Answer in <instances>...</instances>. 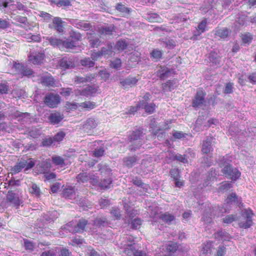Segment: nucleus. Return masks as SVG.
Listing matches in <instances>:
<instances>
[{
    "label": "nucleus",
    "mask_w": 256,
    "mask_h": 256,
    "mask_svg": "<svg viewBox=\"0 0 256 256\" xmlns=\"http://www.w3.org/2000/svg\"><path fill=\"white\" fill-rule=\"evenodd\" d=\"M160 218L162 222H164L168 225L172 224V222L175 220L174 216L168 212H165L161 214Z\"/></svg>",
    "instance_id": "nucleus-38"
},
{
    "label": "nucleus",
    "mask_w": 256,
    "mask_h": 256,
    "mask_svg": "<svg viewBox=\"0 0 256 256\" xmlns=\"http://www.w3.org/2000/svg\"><path fill=\"white\" fill-rule=\"evenodd\" d=\"M210 62L217 66H220V57L215 53H210L209 56Z\"/></svg>",
    "instance_id": "nucleus-45"
},
{
    "label": "nucleus",
    "mask_w": 256,
    "mask_h": 256,
    "mask_svg": "<svg viewBox=\"0 0 256 256\" xmlns=\"http://www.w3.org/2000/svg\"><path fill=\"white\" fill-rule=\"evenodd\" d=\"M60 94L64 97H68L73 94V89L71 88H62L60 90Z\"/></svg>",
    "instance_id": "nucleus-58"
},
{
    "label": "nucleus",
    "mask_w": 256,
    "mask_h": 256,
    "mask_svg": "<svg viewBox=\"0 0 256 256\" xmlns=\"http://www.w3.org/2000/svg\"><path fill=\"white\" fill-rule=\"evenodd\" d=\"M159 41L160 46L168 50L173 49L176 46V40L170 38H162L160 39Z\"/></svg>",
    "instance_id": "nucleus-22"
},
{
    "label": "nucleus",
    "mask_w": 256,
    "mask_h": 256,
    "mask_svg": "<svg viewBox=\"0 0 256 256\" xmlns=\"http://www.w3.org/2000/svg\"><path fill=\"white\" fill-rule=\"evenodd\" d=\"M240 220V215L235 213L228 214L222 218V222L227 224H231L234 222Z\"/></svg>",
    "instance_id": "nucleus-32"
},
{
    "label": "nucleus",
    "mask_w": 256,
    "mask_h": 256,
    "mask_svg": "<svg viewBox=\"0 0 256 256\" xmlns=\"http://www.w3.org/2000/svg\"><path fill=\"white\" fill-rule=\"evenodd\" d=\"M212 242H207L201 250L200 256H210L212 252Z\"/></svg>",
    "instance_id": "nucleus-35"
},
{
    "label": "nucleus",
    "mask_w": 256,
    "mask_h": 256,
    "mask_svg": "<svg viewBox=\"0 0 256 256\" xmlns=\"http://www.w3.org/2000/svg\"><path fill=\"white\" fill-rule=\"evenodd\" d=\"M36 164L34 160L31 158L24 160L21 158L16 164L11 168L12 174H16L20 172L23 169L25 173L32 168Z\"/></svg>",
    "instance_id": "nucleus-3"
},
{
    "label": "nucleus",
    "mask_w": 256,
    "mask_h": 256,
    "mask_svg": "<svg viewBox=\"0 0 256 256\" xmlns=\"http://www.w3.org/2000/svg\"><path fill=\"white\" fill-rule=\"evenodd\" d=\"M95 75L92 74H88L84 76H76L74 78V82L76 84H84L91 82L94 78Z\"/></svg>",
    "instance_id": "nucleus-16"
},
{
    "label": "nucleus",
    "mask_w": 256,
    "mask_h": 256,
    "mask_svg": "<svg viewBox=\"0 0 256 256\" xmlns=\"http://www.w3.org/2000/svg\"><path fill=\"white\" fill-rule=\"evenodd\" d=\"M78 201V204L80 207H82L83 210H86L90 207V202L86 200L85 198H80L78 200H76Z\"/></svg>",
    "instance_id": "nucleus-55"
},
{
    "label": "nucleus",
    "mask_w": 256,
    "mask_h": 256,
    "mask_svg": "<svg viewBox=\"0 0 256 256\" xmlns=\"http://www.w3.org/2000/svg\"><path fill=\"white\" fill-rule=\"evenodd\" d=\"M90 176L86 173H80L76 176L78 182L84 183L90 180Z\"/></svg>",
    "instance_id": "nucleus-60"
},
{
    "label": "nucleus",
    "mask_w": 256,
    "mask_h": 256,
    "mask_svg": "<svg viewBox=\"0 0 256 256\" xmlns=\"http://www.w3.org/2000/svg\"><path fill=\"white\" fill-rule=\"evenodd\" d=\"M62 119V117L59 113H54L50 114V120L52 124H58Z\"/></svg>",
    "instance_id": "nucleus-53"
},
{
    "label": "nucleus",
    "mask_w": 256,
    "mask_h": 256,
    "mask_svg": "<svg viewBox=\"0 0 256 256\" xmlns=\"http://www.w3.org/2000/svg\"><path fill=\"white\" fill-rule=\"evenodd\" d=\"M130 182L137 186L142 188L145 192H146L148 188V185L144 183L140 178L137 176H134Z\"/></svg>",
    "instance_id": "nucleus-37"
},
{
    "label": "nucleus",
    "mask_w": 256,
    "mask_h": 256,
    "mask_svg": "<svg viewBox=\"0 0 256 256\" xmlns=\"http://www.w3.org/2000/svg\"><path fill=\"white\" fill-rule=\"evenodd\" d=\"M227 248L224 244H220L216 250L214 256H226Z\"/></svg>",
    "instance_id": "nucleus-44"
},
{
    "label": "nucleus",
    "mask_w": 256,
    "mask_h": 256,
    "mask_svg": "<svg viewBox=\"0 0 256 256\" xmlns=\"http://www.w3.org/2000/svg\"><path fill=\"white\" fill-rule=\"evenodd\" d=\"M178 247L176 242H170L166 246V250L172 254L177 251Z\"/></svg>",
    "instance_id": "nucleus-49"
},
{
    "label": "nucleus",
    "mask_w": 256,
    "mask_h": 256,
    "mask_svg": "<svg viewBox=\"0 0 256 256\" xmlns=\"http://www.w3.org/2000/svg\"><path fill=\"white\" fill-rule=\"evenodd\" d=\"M63 196L67 199L74 200L76 198V194L72 187H70L64 190Z\"/></svg>",
    "instance_id": "nucleus-33"
},
{
    "label": "nucleus",
    "mask_w": 256,
    "mask_h": 256,
    "mask_svg": "<svg viewBox=\"0 0 256 256\" xmlns=\"http://www.w3.org/2000/svg\"><path fill=\"white\" fill-rule=\"evenodd\" d=\"M210 207L211 206L208 204V207L206 208L202 218H201V222H203V225L204 226L208 225L212 222V211Z\"/></svg>",
    "instance_id": "nucleus-19"
},
{
    "label": "nucleus",
    "mask_w": 256,
    "mask_h": 256,
    "mask_svg": "<svg viewBox=\"0 0 256 256\" xmlns=\"http://www.w3.org/2000/svg\"><path fill=\"white\" fill-rule=\"evenodd\" d=\"M97 90V88L96 86H88L81 90L80 94L86 96H92L96 92Z\"/></svg>",
    "instance_id": "nucleus-31"
},
{
    "label": "nucleus",
    "mask_w": 256,
    "mask_h": 256,
    "mask_svg": "<svg viewBox=\"0 0 256 256\" xmlns=\"http://www.w3.org/2000/svg\"><path fill=\"white\" fill-rule=\"evenodd\" d=\"M38 16L43 18V21L46 22H49L51 21L52 20V16L50 14L43 12L40 11V12L38 14Z\"/></svg>",
    "instance_id": "nucleus-61"
},
{
    "label": "nucleus",
    "mask_w": 256,
    "mask_h": 256,
    "mask_svg": "<svg viewBox=\"0 0 256 256\" xmlns=\"http://www.w3.org/2000/svg\"><path fill=\"white\" fill-rule=\"evenodd\" d=\"M127 46L128 44L126 40H120L116 42V44L115 46V49L119 51H122L124 49H126Z\"/></svg>",
    "instance_id": "nucleus-57"
},
{
    "label": "nucleus",
    "mask_w": 256,
    "mask_h": 256,
    "mask_svg": "<svg viewBox=\"0 0 256 256\" xmlns=\"http://www.w3.org/2000/svg\"><path fill=\"white\" fill-rule=\"evenodd\" d=\"M178 85L176 80H168L162 84V90L164 92H172Z\"/></svg>",
    "instance_id": "nucleus-28"
},
{
    "label": "nucleus",
    "mask_w": 256,
    "mask_h": 256,
    "mask_svg": "<svg viewBox=\"0 0 256 256\" xmlns=\"http://www.w3.org/2000/svg\"><path fill=\"white\" fill-rule=\"evenodd\" d=\"M59 65L64 70L73 68L75 66V58L74 56H64L59 61Z\"/></svg>",
    "instance_id": "nucleus-10"
},
{
    "label": "nucleus",
    "mask_w": 256,
    "mask_h": 256,
    "mask_svg": "<svg viewBox=\"0 0 256 256\" xmlns=\"http://www.w3.org/2000/svg\"><path fill=\"white\" fill-rule=\"evenodd\" d=\"M215 175V170L212 168L208 172V174L206 175V178L204 180V182L203 184L204 186H208L210 184L209 182L211 178L213 177H214Z\"/></svg>",
    "instance_id": "nucleus-50"
},
{
    "label": "nucleus",
    "mask_w": 256,
    "mask_h": 256,
    "mask_svg": "<svg viewBox=\"0 0 256 256\" xmlns=\"http://www.w3.org/2000/svg\"><path fill=\"white\" fill-rule=\"evenodd\" d=\"M42 84L47 86H54L56 83L54 78L50 74L44 76L41 78Z\"/></svg>",
    "instance_id": "nucleus-30"
},
{
    "label": "nucleus",
    "mask_w": 256,
    "mask_h": 256,
    "mask_svg": "<svg viewBox=\"0 0 256 256\" xmlns=\"http://www.w3.org/2000/svg\"><path fill=\"white\" fill-rule=\"evenodd\" d=\"M138 80V77L131 76H129L124 79L120 78V84L126 88L128 86L132 87L135 86Z\"/></svg>",
    "instance_id": "nucleus-21"
},
{
    "label": "nucleus",
    "mask_w": 256,
    "mask_h": 256,
    "mask_svg": "<svg viewBox=\"0 0 256 256\" xmlns=\"http://www.w3.org/2000/svg\"><path fill=\"white\" fill-rule=\"evenodd\" d=\"M214 142L212 137H207L203 141L202 148V152L204 154H209L214 150Z\"/></svg>",
    "instance_id": "nucleus-13"
},
{
    "label": "nucleus",
    "mask_w": 256,
    "mask_h": 256,
    "mask_svg": "<svg viewBox=\"0 0 256 256\" xmlns=\"http://www.w3.org/2000/svg\"><path fill=\"white\" fill-rule=\"evenodd\" d=\"M112 46L110 48L108 46V48H102L100 51L99 52H93L90 58H91V60L94 61V62L95 63V62L101 56H106V55L110 54L112 52Z\"/></svg>",
    "instance_id": "nucleus-15"
},
{
    "label": "nucleus",
    "mask_w": 256,
    "mask_h": 256,
    "mask_svg": "<svg viewBox=\"0 0 256 256\" xmlns=\"http://www.w3.org/2000/svg\"><path fill=\"white\" fill-rule=\"evenodd\" d=\"M100 171L102 174L106 175L108 176H110L112 170L108 166L103 165L100 166Z\"/></svg>",
    "instance_id": "nucleus-62"
},
{
    "label": "nucleus",
    "mask_w": 256,
    "mask_h": 256,
    "mask_svg": "<svg viewBox=\"0 0 256 256\" xmlns=\"http://www.w3.org/2000/svg\"><path fill=\"white\" fill-rule=\"evenodd\" d=\"M116 9L120 12L124 16H127L130 12V8L126 7L124 4H118L116 6Z\"/></svg>",
    "instance_id": "nucleus-51"
},
{
    "label": "nucleus",
    "mask_w": 256,
    "mask_h": 256,
    "mask_svg": "<svg viewBox=\"0 0 256 256\" xmlns=\"http://www.w3.org/2000/svg\"><path fill=\"white\" fill-rule=\"evenodd\" d=\"M77 43L70 38L65 40H62V49L66 48L67 49H73L76 46Z\"/></svg>",
    "instance_id": "nucleus-39"
},
{
    "label": "nucleus",
    "mask_w": 256,
    "mask_h": 256,
    "mask_svg": "<svg viewBox=\"0 0 256 256\" xmlns=\"http://www.w3.org/2000/svg\"><path fill=\"white\" fill-rule=\"evenodd\" d=\"M108 225V222L107 218L105 216H98L92 221V231L93 232H96V234H100V230L107 227Z\"/></svg>",
    "instance_id": "nucleus-6"
},
{
    "label": "nucleus",
    "mask_w": 256,
    "mask_h": 256,
    "mask_svg": "<svg viewBox=\"0 0 256 256\" xmlns=\"http://www.w3.org/2000/svg\"><path fill=\"white\" fill-rule=\"evenodd\" d=\"M68 22L74 27L85 31L90 30L92 28V25L90 22H86L77 19L70 18Z\"/></svg>",
    "instance_id": "nucleus-12"
},
{
    "label": "nucleus",
    "mask_w": 256,
    "mask_h": 256,
    "mask_svg": "<svg viewBox=\"0 0 256 256\" xmlns=\"http://www.w3.org/2000/svg\"><path fill=\"white\" fill-rule=\"evenodd\" d=\"M157 72L161 80H164L171 76L172 70L171 69L164 66H160Z\"/></svg>",
    "instance_id": "nucleus-23"
},
{
    "label": "nucleus",
    "mask_w": 256,
    "mask_h": 256,
    "mask_svg": "<svg viewBox=\"0 0 256 256\" xmlns=\"http://www.w3.org/2000/svg\"><path fill=\"white\" fill-rule=\"evenodd\" d=\"M63 22L60 18L55 17L53 20L51 28L56 30L58 33H62L64 32V30Z\"/></svg>",
    "instance_id": "nucleus-25"
},
{
    "label": "nucleus",
    "mask_w": 256,
    "mask_h": 256,
    "mask_svg": "<svg viewBox=\"0 0 256 256\" xmlns=\"http://www.w3.org/2000/svg\"><path fill=\"white\" fill-rule=\"evenodd\" d=\"M125 252L128 254L130 252H132L134 256H147L145 252L142 250H136L133 244L126 245L125 248Z\"/></svg>",
    "instance_id": "nucleus-26"
},
{
    "label": "nucleus",
    "mask_w": 256,
    "mask_h": 256,
    "mask_svg": "<svg viewBox=\"0 0 256 256\" xmlns=\"http://www.w3.org/2000/svg\"><path fill=\"white\" fill-rule=\"evenodd\" d=\"M8 202L13 204L15 206H18L20 205V200L18 194L12 190H9L6 196Z\"/></svg>",
    "instance_id": "nucleus-24"
},
{
    "label": "nucleus",
    "mask_w": 256,
    "mask_h": 256,
    "mask_svg": "<svg viewBox=\"0 0 256 256\" xmlns=\"http://www.w3.org/2000/svg\"><path fill=\"white\" fill-rule=\"evenodd\" d=\"M214 236L216 238L223 241H230L231 238L230 234L222 230H217L214 233Z\"/></svg>",
    "instance_id": "nucleus-29"
},
{
    "label": "nucleus",
    "mask_w": 256,
    "mask_h": 256,
    "mask_svg": "<svg viewBox=\"0 0 256 256\" xmlns=\"http://www.w3.org/2000/svg\"><path fill=\"white\" fill-rule=\"evenodd\" d=\"M44 54L40 48L32 49L30 52L28 56L29 60L34 64H40L42 62Z\"/></svg>",
    "instance_id": "nucleus-7"
},
{
    "label": "nucleus",
    "mask_w": 256,
    "mask_h": 256,
    "mask_svg": "<svg viewBox=\"0 0 256 256\" xmlns=\"http://www.w3.org/2000/svg\"><path fill=\"white\" fill-rule=\"evenodd\" d=\"M233 186L232 182L225 181L220 184V186L218 188V192H226Z\"/></svg>",
    "instance_id": "nucleus-41"
},
{
    "label": "nucleus",
    "mask_w": 256,
    "mask_h": 256,
    "mask_svg": "<svg viewBox=\"0 0 256 256\" xmlns=\"http://www.w3.org/2000/svg\"><path fill=\"white\" fill-rule=\"evenodd\" d=\"M80 64L82 66L89 68L94 67V61L92 60L91 58L89 57L82 59L80 61Z\"/></svg>",
    "instance_id": "nucleus-52"
},
{
    "label": "nucleus",
    "mask_w": 256,
    "mask_h": 256,
    "mask_svg": "<svg viewBox=\"0 0 256 256\" xmlns=\"http://www.w3.org/2000/svg\"><path fill=\"white\" fill-rule=\"evenodd\" d=\"M248 18L244 16H242L237 18L236 20L235 25L237 27L244 26L246 24V22L248 21Z\"/></svg>",
    "instance_id": "nucleus-59"
},
{
    "label": "nucleus",
    "mask_w": 256,
    "mask_h": 256,
    "mask_svg": "<svg viewBox=\"0 0 256 256\" xmlns=\"http://www.w3.org/2000/svg\"><path fill=\"white\" fill-rule=\"evenodd\" d=\"M220 166L222 168V172L227 178L231 179L232 182H235L240 178V172L226 160L224 158L220 164Z\"/></svg>",
    "instance_id": "nucleus-1"
},
{
    "label": "nucleus",
    "mask_w": 256,
    "mask_h": 256,
    "mask_svg": "<svg viewBox=\"0 0 256 256\" xmlns=\"http://www.w3.org/2000/svg\"><path fill=\"white\" fill-rule=\"evenodd\" d=\"M97 124L94 118H90L86 120L83 128H96Z\"/></svg>",
    "instance_id": "nucleus-54"
},
{
    "label": "nucleus",
    "mask_w": 256,
    "mask_h": 256,
    "mask_svg": "<svg viewBox=\"0 0 256 256\" xmlns=\"http://www.w3.org/2000/svg\"><path fill=\"white\" fill-rule=\"evenodd\" d=\"M60 102V96L57 94H48L44 96V104L50 108H54Z\"/></svg>",
    "instance_id": "nucleus-9"
},
{
    "label": "nucleus",
    "mask_w": 256,
    "mask_h": 256,
    "mask_svg": "<svg viewBox=\"0 0 256 256\" xmlns=\"http://www.w3.org/2000/svg\"><path fill=\"white\" fill-rule=\"evenodd\" d=\"M51 164L49 161L44 160L36 164V170L38 173L48 174L50 170Z\"/></svg>",
    "instance_id": "nucleus-20"
},
{
    "label": "nucleus",
    "mask_w": 256,
    "mask_h": 256,
    "mask_svg": "<svg viewBox=\"0 0 256 256\" xmlns=\"http://www.w3.org/2000/svg\"><path fill=\"white\" fill-rule=\"evenodd\" d=\"M242 204L241 198L238 196L236 192L230 193L228 195L224 204V212L230 213L233 207L240 208Z\"/></svg>",
    "instance_id": "nucleus-2"
},
{
    "label": "nucleus",
    "mask_w": 256,
    "mask_h": 256,
    "mask_svg": "<svg viewBox=\"0 0 256 256\" xmlns=\"http://www.w3.org/2000/svg\"><path fill=\"white\" fill-rule=\"evenodd\" d=\"M211 0H206L204 4L201 6L200 10L202 13L211 12L212 8V5L210 4Z\"/></svg>",
    "instance_id": "nucleus-48"
},
{
    "label": "nucleus",
    "mask_w": 256,
    "mask_h": 256,
    "mask_svg": "<svg viewBox=\"0 0 256 256\" xmlns=\"http://www.w3.org/2000/svg\"><path fill=\"white\" fill-rule=\"evenodd\" d=\"M12 69L16 72L22 76H30L32 74V70L26 66L24 64L14 62L12 66Z\"/></svg>",
    "instance_id": "nucleus-11"
},
{
    "label": "nucleus",
    "mask_w": 256,
    "mask_h": 256,
    "mask_svg": "<svg viewBox=\"0 0 256 256\" xmlns=\"http://www.w3.org/2000/svg\"><path fill=\"white\" fill-rule=\"evenodd\" d=\"M228 28H222L218 30L216 32V34L222 38H225L228 36Z\"/></svg>",
    "instance_id": "nucleus-56"
},
{
    "label": "nucleus",
    "mask_w": 256,
    "mask_h": 256,
    "mask_svg": "<svg viewBox=\"0 0 256 256\" xmlns=\"http://www.w3.org/2000/svg\"><path fill=\"white\" fill-rule=\"evenodd\" d=\"M142 132L140 129H136L135 130L132 131L129 134L128 138L131 142L134 143V141H136L137 143L136 145V147L132 148V150H136V148H138L142 145L141 140H142Z\"/></svg>",
    "instance_id": "nucleus-8"
},
{
    "label": "nucleus",
    "mask_w": 256,
    "mask_h": 256,
    "mask_svg": "<svg viewBox=\"0 0 256 256\" xmlns=\"http://www.w3.org/2000/svg\"><path fill=\"white\" fill-rule=\"evenodd\" d=\"M46 40H48L50 44L52 46L62 49V40L53 36L47 37Z\"/></svg>",
    "instance_id": "nucleus-36"
},
{
    "label": "nucleus",
    "mask_w": 256,
    "mask_h": 256,
    "mask_svg": "<svg viewBox=\"0 0 256 256\" xmlns=\"http://www.w3.org/2000/svg\"><path fill=\"white\" fill-rule=\"evenodd\" d=\"M52 160L53 164L60 168L64 167L66 165L64 160L60 156H53L52 157Z\"/></svg>",
    "instance_id": "nucleus-42"
},
{
    "label": "nucleus",
    "mask_w": 256,
    "mask_h": 256,
    "mask_svg": "<svg viewBox=\"0 0 256 256\" xmlns=\"http://www.w3.org/2000/svg\"><path fill=\"white\" fill-rule=\"evenodd\" d=\"M105 150L104 147L100 146L96 148L93 151L94 156L96 158H100L104 155Z\"/></svg>",
    "instance_id": "nucleus-64"
},
{
    "label": "nucleus",
    "mask_w": 256,
    "mask_h": 256,
    "mask_svg": "<svg viewBox=\"0 0 256 256\" xmlns=\"http://www.w3.org/2000/svg\"><path fill=\"white\" fill-rule=\"evenodd\" d=\"M206 92L202 89H199L194 96L192 103V106L196 110L200 107L205 106Z\"/></svg>",
    "instance_id": "nucleus-5"
},
{
    "label": "nucleus",
    "mask_w": 256,
    "mask_h": 256,
    "mask_svg": "<svg viewBox=\"0 0 256 256\" xmlns=\"http://www.w3.org/2000/svg\"><path fill=\"white\" fill-rule=\"evenodd\" d=\"M98 32L101 34L109 36L116 32V26L112 24H106L100 27Z\"/></svg>",
    "instance_id": "nucleus-17"
},
{
    "label": "nucleus",
    "mask_w": 256,
    "mask_h": 256,
    "mask_svg": "<svg viewBox=\"0 0 256 256\" xmlns=\"http://www.w3.org/2000/svg\"><path fill=\"white\" fill-rule=\"evenodd\" d=\"M96 106V103L90 101L85 102L80 104V107L81 108L88 110L94 108Z\"/></svg>",
    "instance_id": "nucleus-47"
},
{
    "label": "nucleus",
    "mask_w": 256,
    "mask_h": 256,
    "mask_svg": "<svg viewBox=\"0 0 256 256\" xmlns=\"http://www.w3.org/2000/svg\"><path fill=\"white\" fill-rule=\"evenodd\" d=\"M156 106L154 102H149V104L144 108L145 112L148 114H152L155 112Z\"/></svg>",
    "instance_id": "nucleus-63"
},
{
    "label": "nucleus",
    "mask_w": 256,
    "mask_h": 256,
    "mask_svg": "<svg viewBox=\"0 0 256 256\" xmlns=\"http://www.w3.org/2000/svg\"><path fill=\"white\" fill-rule=\"evenodd\" d=\"M254 215L250 209H244L240 212V220H238V225L240 228L247 229L250 228L254 224L252 216Z\"/></svg>",
    "instance_id": "nucleus-4"
},
{
    "label": "nucleus",
    "mask_w": 256,
    "mask_h": 256,
    "mask_svg": "<svg viewBox=\"0 0 256 256\" xmlns=\"http://www.w3.org/2000/svg\"><path fill=\"white\" fill-rule=\"evenodd\" d=\"M14 116L18 121H21L23 123L30 124L32 122V116L28 112H21L17 111L14 113Z\"/></svg>",
    "instance_id": "nucleus-18"
},
{
    "label": "nucleus",
    "mask_w": 256,
    "mask_h": 256,
    "mask_svg": "<svg viewBox=\"0 0 256 256\" xmlns=\"http://www.w3.org/2000/svg\"><path fill=\"white\" fill-rule=\"evenodd\" d=\"M163 52L158 49L153 50L150 53V58L154 62H158L162 58Z\"/></svg>",
    "instance_id": "nucleus-40"
},
{
    "label": "nucleus",
    "mask_w": 256,
    "mask_h": 256,
    "mask_svg": "<svg viewBox=\"0 0 256 256\" xmlns=\"http://www.w3.org/2000/svg\"><path fill=\"white\" fill-rule=\"evenodd\" d=\"M140 158L136 155L128 156L122 159L123 164L128 168H132L138 164Z\"/></svg>",
    "instance_id": "nucleus-14"
},
{
    "label": "nucleus",
    "mask_w": 256,
    "mask_h": 256,
    "mask_svg": "<svg viewBox=\"0 0 256 256\" xmlns=\"http://www.w3.org/2000/svg\"><path fill=\"white\" fill-rule=\"evenodd\" d=\"M112 183V178L110 176H108L106 178H104L101 180L99 184V186L103 190H106L110 188Z\"/></svg>",
    "instance_id": "nucleus-43"
},
{
    "label": "nucleus",
    "mask_w": 256,
    "mask_h": 256,
    "mask_svg": "<svg viewBox=\"0 0 256 256\" xmlns=\"http://www.w3.org/2000/svg\"><path fill=\"white\" fill-rule=\"evenodd\" d=\"M150 94L148 92H146L144 96L140 100L137 105L140 109H144L146 106L150 102Z\"/></svg>",
    "instance_id": "nucleus-34"
},
{
    "label": "nucleus",
    "mask_w": 256,
    "mask_h": 256,
    "mask_svg": "<svg viewBox=\"0 0 256 256\" xmlns=\"http://www.w3.org/2000/svg\"><path fill=\"white\" fill-rule=\"evenodd\" d=\"M88 224V221L84 218H80L78 220L77 224L75 225V234L82 233L86 231V226Z\"/></svg>",
    "instance_id": "nucleus-27"
},
{
    "label": "nucleus",
    "mask_w": 256,
    "mask_h": 256,
    "mask_svg": "<svg viewBox=\"0 0 256 256\" xmlns=\"http://www.w3.org/2000/svg\"><path fill=\"white\" fill-rule=\"evenodd\" d=\"M61 230L64 231L66 233L68 232L75 234V225H74V222H69L67 224L62 226Z\"/></svg>",
    "instance_id": "nucleus-46"
}]
</instances>
